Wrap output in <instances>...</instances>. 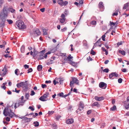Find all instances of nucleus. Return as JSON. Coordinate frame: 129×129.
Returning a JSON list of instances; mask_svg holds the SVG:
<instances>
[{"instance_id": "49530a36", "label": "nucleus", "mask_w": 129, "mask_h": 129, "mask_svg": "<svg viewBox=\"0 0 129 129\" xmlns=\"http://www.w3.org/2000/svg\"><path fill=\"white\" fill-rule=\"evenodd\" d=\"M54 112L53 111H49L48 113L49 115H51L53 114Z\"/></svg>"}, {"instance_id": "3c124183", "label": "nucleus", "mask_w": 129, "mask_h": 129, "mask_svg": "<svg viewBox=\"0 0 129 129\" xmlns=\"http://www.w3.org/2000/svg\"><path fill=\"white\" fill-rule=\"evenodd\" d=\"M109 69L108 68L105 69L104 70H103V71L104 72H106V73H107L109 72Z\"/></svg>"}, {"instance_id": "a211bd4d", "label": "nucleus", "mask_w": 129, "mask_h": 129, "mask_svg": "<svg viewBox=\"0 0 129 129\" xmlns=\"http://www.w3.org/2000/svg\"><path fill=\"white\" fill-rule=\"evenodd\" d=\"M73 58V57L72 56H71V54H70L68 55V56L66 58V60L68 61H69L70 62L71 61H72L71 59Z\"/></svg>"}, {"instance_id": "72a5a7b5", "label": "nucleus", "mask_w": 129, "mask_h": 129, "mask_svg": "<svg viewBox=\"0 0 129 129\" xmlns=\"http://www.w3.org/2000/svg\"><path fill=\"white\" fill-rule=\"evenodd\" d=\"M102 49L103 51L105 52L106 54V55H107L108 54V51H107V50L105 49L104 48L102 47Z\"/></svg>"}, {"instance_id": "c85d7f7f", "label": "nucleus", "mask_w": 129, "mask_h": 129, "mask_svg": "<svg viewBox=\"0 0 129 129\" xmlns=\"http://www.w3.org/2000/svg\"><path fill=\"white\" fill-rule=\"evenodd\" d=\"M33 124H34V125L35 127H37L39 126V123L38 122L36 121L34 122Z\"/></svg>"}, {"instance_id": "69168bd1", "label": "nucleus", "mask_w": 129, "mask_h": 129, "mask_svg": "<svg viewBox=\"0 0 129 129\" xmlns=\"http://www.w3.org/2000/svg\"><path fill=\"white\" fill-rule=\"evenodd\" d=\"M70 63L72 64V65L73 66H74L75 65V62L72 61H71Z\"/></svg>"}, {"instance_id": "e2e57ef3", "label": "nucleus", "mask_w": 129, "mask_h": 129, "mask_svg": "<svg viewBox=\"0 0 129 129\" xmlns=\"http://www.w3.org/2000/svg\"><path fill=\"white\" fill-rule=\"evenodd\" d=\"M29 109H31V111H34V108L31 106H30L29 108Z\"/></svg>"}, {"instance_id": "7ed1b4c3", "label": "nucleus", "mask_w": 129, "mask_h": 129, "mask_svg": "<svg viewBox=\"0 0 129 129\" xmlns=\"http://www.w3.org/2000/svg\"><path fill=\"white\" fill-rule=\"evenodd\" d=\"M41 32L40 31L39 29H36L34 30L33 32L32 33V35L34 37H37L38 36L40 35Z\"/></svg>"}, {"instance_id": "09e8293b", "label": "nucleus", "mask_w": 129, "mask_h": 129, "mask_svg": "<svg viewBox=\"0 0 129 129\" xmlns=\"http://www.w3.org/2000/svg\"><path fill=\"white\" fill-rule=\"evenodd\" d=\"M117 22H116L115 23L111 22V21H110V25L111 26H112V25H115V24Z\"/></svg>"}, {"instance_id": "e433bc0d", "label": "nucleus", "mask_w": 129, "mask_h": 129, "mask_svg": "<svg viewBox=\"0 0 129 129\" xmlns=\"http://www.w3.org/2000/svg\"><path fill=\"white\" fill-rule=\"evenodd\" d=\"M25 102V101L24 100L21 101L19 102V104L20 106H22L23 105L24 103Z\"/></svg>"}, {"instance_id": "58836bf2", "label": "nucleus", "mask_w": 129, "mask_h": 129, "mask_svg": "<svg viewBox=\"0 0 129 129\" xmlns=\"http://www.w3.org/2000/svg\"><path fill=\"white\" fill-rule=\"evenodd\" d=\"M116 109V106H113L110 108V110L111 111H114Z\"/></svg>"}, {"instance_id": "052dcab7", "label": "nucleus", "mask_w": 129, "mask_h": 129, "mask_svg": "<svg viewBox=\"0 0 129 129\" xmlns=\"http://www.w3.org/2000/svg\"><path fill=\"white\" fill-rule=\"evenodd\" d=\"M125 108L126 109H127L129 108V102L128 103V104L125 106Z\"/></svg>"}, {"instance_id": "bf43d9fd", "label": "nucleus", "mask_w": 129, "mask_h": 129, "mask_svg": "<svg viewBox=\"0 0 129 129\" xmlns=\"http://www.w3.org/2000/svg\"><path fill=\"white\" fill-rule=\"evenodd\" d=\"M24 67L25 68V69H26L27 68L28 69L29 68V66L28 65H27V64H25L24 65Z\"/></svg>"}, {"instance_id": "f8f14e48", "label": "nucleus", "mask_w": 129, "mask_h": 129, "mask_svg": "<svg viewBox=\"0 0 129 129\" xmlns=\"http://www.w3.org/2000/svg\"><path fill=\"white\" fill-rule=\"evenodd\" d=\"M60 21L61 23H63L64 22V14H62L61 15Z\"/></svg>"}, {"instance_id": "8fccbe9b", "label": "nucleus", "mask_w": 129, "mask_h": 129, "mask_svg": "<svg viewBox=\"0 0 129 129\" xmlns=\"http://www.w3.org/2000/svg\"><path fill=\"white\" fill-rule=\"evenodd\" d=\"M46 29H43V31L44 35H46L47 34V33L46 32Z\"/></svg>"}, {"instance_id": "a18cd8bd", "label": "nucleus", "mask_w": 129, "mask_h": 129, "mask_svg": "<svg viewBox=\"0 0 129 129\" xmlns=\"http://www.w3.org/2000/svg\"><path fill=\"white\" fill-rule=\"evenodd\" d=\"M21 82L20 83H17L16 85V86L18 88L21 87Z\"/></svg>"}, {"instance_id": "bb28decb", "label": "nucleus", "mask_w": 129, "mask_h": 129, "mask_svg": "<svg viewBox=\"0 0 129 129\" xmlns=\"http://www.w3.org/2000/svg\"><path fill=\"white\" fill-rule=\"evenodd\" d=\"M118 52L123 55H125V52L124 50L122 51L121 50H119L118 51Z\"/></svg>"}, {"instance_id": "20e7f679", "label": "nucleus", "mask_w": 129, "mask_h": 129, "mask_svg": "<svg viewBox=\"0 0 129 129\" xmlns=\"http://www.w3.org/2000/svg\"><path fill=\"white\" fill-rule=\"evenodd\" d=\"M49 93L48 92H46L45 94L41 96L40 98L39 99L42 101H47L46 99L47 98Z\"/></svg>"}, {"instance_id": "a878e982", "label": "nucleus", "mask_w": 129, "mask_h": 129, "mask_svg": "<svg viewBox=\"0 0 129 129\" xmlns=\"http://www.w3.org/2000/svg\"><path fill=\"white\" fill-rule=\"evenodd\" d=\"M59 79V80H58V81H59V82H60V84H62V83L63 82V81L64 80V79L63 78H58Z\"/></svg>"}, {"instance_id": "423d86ee", "label": "nucleus", "mask_w": 129, "mask_h": 129, "mask_svg": "<svg viewBox=\"0 0 129 129\" xmlns=\"http://www.w3.org/2000/svg\"><path fill=\"white\" fill-rule=\"evenodd\" d=\"M21 87L23 88L24 90H27L28 88V85L26 82H21Z\"/></svg>"}, {"instance_id": "5fc2aeb1", "label": "nucleus", "mask_w": 129, "mask_h": 129, "mask_svg": "<svg viewBox=\"0 0 129 129\" xmlns=\"http://www.w3.org/2000/svg\"><path fill=\"white\" fill-rule=\"evenodd\" d=\"M33 71V69L31 68H30L28 70L27 73H29Z\"/></svg>"}, {"instance_id": "4468645a", "label": "nucleus", "mask_w": 129, "mask_h": 129, "mask_svg": "<svg viewBox=\"0 0 129 129\" xmlns=\"http://www.w3.org/2000/svg\"><path fill=\"white\" fill-rule=\"evenodd\" d=\"M74 119H69L66 120V122L67 124H71L74 122Z\"/></svg>"}, {"instance_id": "ddd939ff", "label": "nucleus", "mask_w": 129, "mask_h": 129, "mask_svg": "<svg viewBox=\"0 0 129 129\" xmlns=\"http://www.w3.org/2000/svg\"><path fill=\"white\" fill-rule=\"evenodd\" d=\"M84 107V104L82 102H80L78 105V108L83 110Z\"/></svg>"}, {"instance_id": "f03ea898", "label": "nucleus", "mask_w": 129, "mask_h": 129, "mask_svg": "<svg viewBox=\"0 0 129 129\" xmlns=\"http://www.w3.org/2000/svg\"><path fill=\"white\" fill-rule=\"evenodd\" d=\"M16 24L19 28L23 29L25 28V26L24 25V22L22 21L18 20L16 22Z\"/></svg>"}, {"instance_id": "2eb2a0df", "label": "nucleus", "mask_w": 129, "mask_h": 129, "mask_svg": "<svg viewBox=\"0 0 129 129\" xmlns=\"http://www.w3.org/2000/svg\"><path fill=\"white\" fill-rule=\"evenodd\" d=\"M95 99L96 100L98 101H101L104 100V98L103 97H99L98 96H95L94 97Z\"/></svg>"}, {"instance_id": "c9c22d12", "label": "nucleus", "mask_w": 129, "mask_h": 129, "mask_svg": "<svg viewBox=\"0 0 129 129\" xmlns=\"http://www.w3.org/2000/svg\"><path fill=\"white\" fill-rule=\"evenodd\" d=\"M7 21L8 22L9 24H11L13 22V21L11 19H7Z\"/></svg>"}, {"instance_id": "dca6fc26", "label": "nucleus", "mask_w": 129, "mask_h": 129, "mask_svg": "<svg viewBox=\"0 0 129 129\" xmlns=\"http://www.w3.org/2000/svg\"><path fill=\"white\" fill-rule=\"evenodd\" d=\"M55 57H53L51 58V59H50V61H48L47 63V64L49 65L53 63V61L54 60Z\"/></svg>"}, {"instance_id": "1a4fd4ad", "label": "nucleus", "mask_w": 129, "mask_h": 129, "mask_svg": "<svg viewBox=\"0 0 129 129\" xmlns=\"http://www.w3.org/2000/svg\"><path fill=\"white\" fill-rule=\"evenodd\" d=\"M6 21V19L3 18L2 19V21L0 23V27L3 28L5 25V22Z\"/></svg>"}, {"instance_id": "774afa93", "label": "nucleus", "mask_w": 129, "mask_h": 129, "mask_svg": "<svg viewBox=\"0 0 129 129\" xmlns=\"http://www.w3.org/2000/svg\"><path fill=\"white\" fill-rule=\"evenodd\" d=\"M45 8H44L41 9L40 10V11L42 12H44L45 11Z\"/></svg>"}, {"instance_id": "0e129e2a", "label": "nucleus", "mask_w": 129, "mask_h": 129, "mask_svg": "<svg viewBox=\"0 0 129 129\" xmlns=\"http://www.w3.org/2000/svg\"><path fill=\"white\" fill-rule=\"evenodd\" d=\"M6 119L7 121H9L10 120V118L8 117H7L6 118Z\"/></svg>"}, {"instance_id": "b1692460", "label": "nucleus", "mask_w": 129, "mask_h": 129, "mask_svg": "<svg viewBox=\"0 0 129 129\" xmlns=\"http://www.w3.org/2000/svg\"><path fill=\"white\" fill-rule=\"evenodd\" d=\"M42 69V67L41 65H39L37 67V70L39 71H41Z\"/></svg>"}, {"instance_id": "5701e85b", "label": "nucleus", "mask_w": 129, "mask_h": 129, "mask_svg": "<svg viewBox=\"0 0 129 129\" xmlns=\"http://www.w3.org/2000/svg\"><path fill=\"white\" fill-rule=\"evenodd\" d=\"M33 52L34 53L33 54V56L34 57H35L38 53V52L35 49H34Z\"/></svg>"}, {"instance_id": "c756f323", "label": "nucleus", "mask_w": 129, "mask_h": 129, "mask_svg": "<svg viewBox=\"0 0 129 129\" xmlns=\"http://www.w3.org/2000/svg\"><path fill=\"white\" fill-rule=\"evenodd\" d=\"M74 4L75 5H76L78 7L80 6H82L83 4H80V3H79L78 2H75L74 3Z\"/></svg>"}, {"instance_id": "f3484780", "label": "nucleus", "mask_w": 129, "mask_h": 129, "mask_svg": "<svg viewBox=\"0 0 129 129\" xmlns=\"http://www.w3.org/2000/svg\"><path fill=\"white\" fill-rule=\"evenodd\" d=\"M57 2L60 5L62 6L64 5V2H63L62 0H58Z\"/></svg>"}, {"instance_id": "393cba45", "label": "nucleus", "mask_w": 129, "mask_h": 129, "mask_svg": "<svg viewBox=\"0 0 129 129\" xmlns=\"http://www.w3.org/2000/svg\"><path fill=\"white\" fill-rule=\"evenodd\" d=\"M9 11L12 13H14L15 12V10L14 9L12 8H9Z\"/></svg>"}, {"instance_id": "4d7b16f0", "label": "nucleus", "mask_w": 129, "mask_h": 129, "mask_svg": "<svg viewBox=\"0 0 129 129\" xmlns=\"http://www.w3.org/2000/svg\"><path fill=\"white\" fill-rule=\"evenodd\" d=\"M35 94V92L33 90L32 91H31V93L30 94V95L31 96H33Z\"/></svg>"}, {"instance_id": "13d9d810", "label": "nucleus", "mask_w": 129, "mask_h": 129, "mask_svg": "<svg viewBox=\"0 0 129 129\" xmlns=\"http://www.w3.org/2000/svg\"><path fill=\"white\" fill-rule=\"evenodd\" d=\"M4 56L6 58H7L8 57H9V58H11V56H9L7 54L5 55H4Z\"/></svg>"}, {"instance_id": "6e6d98bb", "label": "nucleus", "mask_w": 129, "mask_h": 129, "mask_svg": "<svg viewBox=\"0 0 129 129\" xmlns=\"http://www.w3.org/2000/svg\"><path fill=\"white\" fill-rule=\"evenodd\" d=\"M63 93L62 92H61L59 93V96L60 97H63Z\"/></svg>"}, {"instance_id": "473e14b6", "label": "nucleus", "mask_w": 129, "mask_h": 129, "mask_svg": "<svg viewBox=\"0 0 129 129\" xmlns=\"http://www.w3.org/2000/svg\"><path fill=\"white\" fill-rule=\"evenodd\" d=\"M90 23L92 25H95L96 24V22L94 20H93L90 22Z\"/></svg>"}, {"instance_id": "9b49d317", "label": "nucleus", "mask_w": 129, "mask_h": 129, "mask_svg": "<svg viewBox=\"0 0 129 129\" xmlns=\"http://www.w3.org/2000/svg\"><path fill=\"white\" fill-rule=\"evenodd\" d=\"M99 8L101 11H102L104 9V6L103 5V3L102 2H100L99 4Z\"/></svg>"}, {"instance_id": "680f3d73", "label": "nucleus", "mask_w": 129, "mask_h": 129, "mask_svg": "<svg viewBox=\"0 0 129 129\" xmlns=\"http://www.w3.org/2000/svg\"><path fill=\"white\" fill-rule=\"evenodd\" d=\"M121 71L123 72H126V69L124 68L121 69Z\"/></svg>"}, {"instance_id": "a19ab883", "label": "nucleus", "mask_w": 129, "mask_h": 129, "mask_svg": "<svg viewBox=\"0 0 129 129\" xmlns=\"http://www.w3.org/2000/svg\"><path fill=\"white\" fill-rule=\"evenodd\" d=\"M30 96L29 93H26L25 97L27 99H28Z\"/></svg>"}, {"instance_id": "7c9ffc66", "label": "nucleus", "mask_w": 129, "mask_h": 129, "mask_svg": "<svg viewBox=\"0 0 129 129\" xmlns=\"http://www.w3.org/2000/svg\"><path fill=\"white\" fill-rule=\"evenodd\" d=\"M82 110L81 109L78 108V109L76 110V112L77 113H80L81 112V111Z\"/></svg>"}, {"instance_id": "c03bdc74", "label": "nucleus", "mask_w": 129, "mask_h": 129, "mask_svg": "<svg viewBox=\"0 0 129 129\" xmlns=\"http://www.w3.org/2000/svg\"><path fill=\"white\" fill-rule=\"evenodd\" d=\"M112 73L113 75V76L117 77L118 76V75L116 72Z\"/></svg>"}, {"instance_id": "39448f33", "label": "nucleus", "mask_w": 129, "mask_h": 129, "mask_svg": "<svg viewBox=\"0 0 129 129\" xmlns=\"http://www.w3.org/2000/svg\"><path fill=\"white\" fill-rule=\"evenodd\" d=\"M12 110L11 109H8V108H5L4 110L3 114L4 115L7 116L10 113Z\"/></svg>"}, {"instance_id": "338daca9", "label": "nucleus", "mask_w": 129, "mask_h": 129, "mask_svg": "<svg viewBox=\"0 0 129 129\" xmlns=\"http://www.w3.org/2000/svg\"><path fill=\"white\" fill-rule=\"evenodd\" d=\"M87 59L89 60V61H92V58H91V57L90 56H89V58H87Z\"/></svg>"}, {"instance_id": "6e6552de", "label": "nucleus", "mask_w": 129, "mask_h": 129, "mask_svg": "<svg viewBox=\"0 0 129 129\" xmlns=\"http://www.w3.org/2000/svg\"><path fill=\"white\" fill-rule=\"evenodd\" d=\"M99 86L101 88L105 89L106 87V84L103 82H101L99 84Z\"/></svg>"}, {"instance_id": "ea45409f", "label": "nucleus", "mask_w": 129, "mask_h": 129, "mask_svg": "<svg viewBox=\"0 0 129 129\" xmlns=\"http://www.w3.org/2000/svg\"><path fill=\"white\" fill-rule=\"evenodd\" d=\"M20 106L19 103H15L14 105V107L15 109H16L17 107Z\"/></svg>"}, {"instance_id": "2f4dec72", "label": "nucleus", "mask_w": 129, "mask_h": 129, "mask_svg": "<svg viewBox=\"0 0 129 129\" xmlns=\"http://www.w3.org/2000/svg\"><path fill=\"white\" fill-rule=\"evenodd\" d=\"M83 45L85 46H87L88 44L87 41L85 40H83Z\"/></svg>"}, {"instance_id": "603ef678", "label": "nucleus", "mask_w": 129, "mask_h": 129, "mask_svg": "<svg viewBox=\"0 0 129 129\" xmlns=\"http://www.w3.org/2000/svg\"><path fill=\"white\" fill-rule=\"evenodd\" d=\"M122 79L121 78H119L118 80V82L119 83H122Z\"/></svg>"}, {"instance_id": "6ab92c4d", "label": "nucleus", "mask_w": 129, "mask_h": 129, "mask_svg": "<svg viewBox=\"0 0 129 129\" xmlns=\"http://www.w3.org/2000/svg\"><path fill=\"white\" fill-rule=\"evenodd\" d=\"M92 106H96L97 107H100V105L98 102H94L92 104Z\"/></svg>"}, {"instance_id": "aec40b11", "label": "nucleus", "mask_w": 129, "mask_h": 129, "mask_svg": "<svg viewBox=\"0 0 129 129\" xmlns=\"http://www.w3.org/2000/svg\"><path fill=\"white\" fill-rule=\"evenodd\" d=\"M128 7H129V3H127L124 5V6L123 8V9L124 10L125 9ZM128 10H129V8Z\"/></svg>"}, {"instance_id": "cd10ccee", "label": "nucleus", "mask_w": 129, "mask_h": 129, "mask_svg": "<svg viewBox=\"0 0 129 129\" xmlns=\"http://www.w3.org/2000/svg\"><path fill=\"white\" fill-rule=\"evenodd\" d=\"M108 33V31H107L106 33L104 34V35H103L102 36V40L104 41H105V38L106 37L105 35L107 34V33Z\"/></svg>"}, {"instance_id": "79ce46f5", "label": "nucleus", "mask_w": 129, "mask_h": 129, "mask_svg": "<svg viewBox=\"0 0 129 129\" xmlns=\"http://www.w3.org/2000/svg\"><path fill=\"white\" fill-rule=\"evenodd\" d=\"M58 80H59L58 78H56L55 80H53V83L55 85L56 84V81H57Z\"/></svg>"}, {"instance_id": "de8ad7c7", "label": "nucleus", "mask_w": 129, "mask_h": 129, "mask_svg": "<svg viewBox=\"0 0 129 129\" xmlns=\"http://www.w3.org/2000/svg\"><path fill=\"white\" fill-rule=\"evenodd\" d=\"M18 70H19L18 69H16L15 70V74L17 75H19V73H18Z\"/></svg>"}, {"instance_id": "4c0bfd02", "label": "nucleus", "mask_w": 129, "mask_h": 129, "mask_svg": "<svg viewBox=\"0 0 129 129\" xmlns=\"http://www.w3.org/2000/svg\"><path fill=\"white\" fill-rule=\"evenodd\" d=\"M4 16L5 17H6L8 15L6 9L4 10Z\"/></svg>"}, {"instance_id": "9d476101", "label": "nucleus", "mask_w": 129, "mask_h": 129, "mask_svg": "<svg viewBox=\"0 0 129 129\" xmlns=\"http://www.w3.org/2000/svg\"><path fill=\"white\" fill-rule=\"evenodd\" d=\"M44 51H42L40 52V55H39V57L38 58L39 59L41 60L44 58L43 55L44 54Z\"/></svg>"}, {"instance_id": "864d4df0", "label": "nucleus", "mask_w": 129, "mask_h": 129, "mask_svg": "<svg viewBox=\"0 0 129 129\" xmlns=\"http://www.w3.org/2000/svg\"><path fill=\"white\" fill-rule=\"evenodd\" d=\"M90 53L91 54H92L93 55H95V52L92 50L91 51Z\"/></svg>"}, {"instance_id": "37998d69", "label": "nucleus", "mask_w": 129, "mask_h": 129, "mask_svg": "<svg viewBox=\"0 0 129 129\" xmlns=\"http://www.w3.org/2000/svg\"><path fill=\"white\" fill-rule=\"evenodd\" d=\"M77 2H78L80 4H83L84 0H76Z\"/></svg>"}, {"instance_id": "f257e3e1", "label": "nucleus", "mask_w": 129, "mask_h": 129, "mask_svg": "<svg viewBox=\"0 0 129 129\" xmlns=\"http://www.w3.org/2000/svg\"><path fill=\"white\" fill-rule=\"evenodd\" d=\"M79 81L78 79L75 77L72 78V80L70 81V86L71 87H74L75 84L77 85H79Z\"/></svg>"}, {"instance_id": "0eeeda50", "label": "nucleus", "mask_w": 129, "mask_h": 129, "mask_svg": "<svg viewBox=\"0 0 129 129\" xmlns=\"http://www.w3.org/2000/svg\"><path fill=\"white\" fill-rule=\"evenodd\" d=\"M6 66V65H5L4 68L2 70V71L3 72V73L2 74V72H1L0 73V75L2 76H4L7 73L8 70Z\"/></svg>"}, {"instance_id": "4be33fe9", "label": "nucleus", "mask_w": 129, "mask_h": 129, "mask_svg": "<svg viewBox=\"0 0 129 129\" xmlns=\"http://www.w3.org/2000/svg\"><path fill=\"white\" fill-rule=\"evenodd\" d=\"M119 9H118L113 14H112V16H114L115 15L117 16L118 14V12H119Z\"/></svg>"}, {"instance_id": "412c9836", "label": "nucleus", "mask_w": 129, "mask_h": 129, "mask_svg": "<svg viewBox=\"0 0 129 129\" xmlns=\"http://www.w3.org/2000/svg\"><path fill=\"white\" fill-rule=\"evenodd\" d=\"M21 51L22 53H24L25 51V46L24 45H22L21 48Z\"/></svg>"}, {"instance_id": "f704fd0d", "label": "nucleus", "mask_w": 129, "mask_h": 129, "mask_svg": "<svg viewBox=\"0 0 129 129\" xmlns=\"http://www.w3.org/2000/svg\"><path fill=\"white\" fill-rule=\"evenodd\" d=\"M14 115V114L11 111L8 115L11 118H12Z\"/></svg>"}]
</instances>
